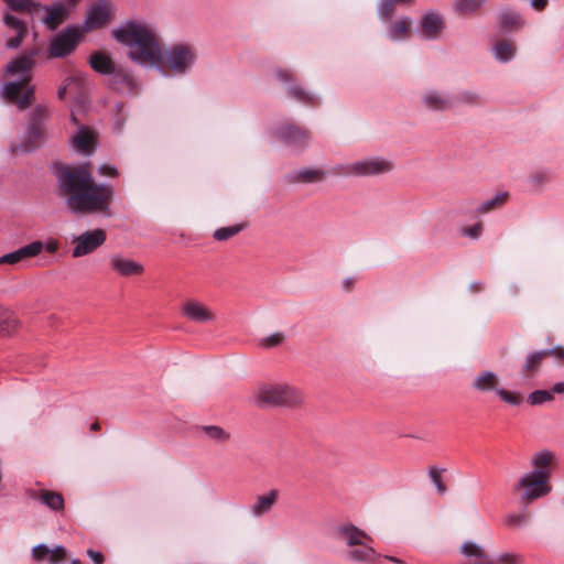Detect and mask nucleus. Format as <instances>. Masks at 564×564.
I'll return each mask as SVG.
<instances>
[{
  "label": "nucleus",
  "mask_w": 564,
  "mask_h": 564,
  "mask_svg": "<svg viewBox=\"0 0 564 564\" xmlns=\"http://www.w3.org/2000/svg\"><path fill=\"white\" fill-rule=\"evenodd\" d=\"M113 37L128 46L129 57L145 66L169 69L176 76H184L195 66L197 48L186 42H177L162 52L155 36L143 25L129 22L112 31Z\"/></svg>",
  "instance_id": "1"
},
{
  "label": "nucleus",
  "mask_w": 564,
  "mask_h": 564,
  "mask_svg": "<svg viewBox=\"0 0 564 564\" xmlns=\"http://www.w3.org/2000/svg\"><path fill=\"white\" fill-rule=\"evenodd\" d=\"M57 183L65 196V205L73 214L110 216L113 186L110 183H96L88 164L58 169Z\"/></svg>",
  "instance_id": "2"
},
{
  "label": "nucleus",
  "mask_w": 564,
  "mask_h": 564,
  "mask_svg": "<svg viewBox=\"0 0 564 564\" xmlns=\"http://www.w3.org/2000/svg\"><path fill=\"white\" fill-rule=\"evenodd\" d=\"M34 64V54L29 53L12 59L4 67L7 75L18 76V78L4 83L0 88V96L19 110L29 108L35 100V86L30 84Z\"/></svg>",
  "instance_id": "3"
},
{
  "label": "nucleus",
  "mask_w": 564,
  "mask_h": 564,
  "mask_svg": "<svg viewBox=\"0 0 564 564\" xmlns=\"http://www.w3.org/2000/svg\"><path fill=\"white\" fill-rule=\"evenodd\" d=\"M51 110L46 104H37L28 113L26 128L20 144L22 152H33L39 149L48 137L47 122Z\"/></svg>",
  "instance_id": "4"
},
{
  "label": "nucleus",
  "mask_w": 564,
  "mask_h": 564,
  "mask_svg": "<svg viewBox=\"0 0 564 564\" xmlns=\"http://www.w3.org/2000/svg\"><path fill=\"white\" fill-rule=\"evenodd\" d=\"M302 400V392L286 383H263L254 393V401L260 406H293Z\"/></svg>",
  "instance_id": "5"
},
{
  "label": "nucleus",
  "mask_w": 564,
  "mask_h": 564,
  "mask_svg": "<svg viewBox=\"0 0 564 564\" xmlns=\"http://www.w3.org/2000/svg\"><path fill=\"white\" fill-rule=\"evenodd\" d=\"M393 162L384 156H365L352 162L337 164L334 172L340 176L371 177L390 173Z\"/></svg>",
  "instance_id": "6"
},
{
  "label": "nucleus",
  "mask_w": 564,
  "mask_h": 564,
  "mask_svg": "<svg viewBox=\"0 0 564 564\" xmlns=\"http://www.w3.org/2000/svg\"><path fill=\"white\" fill-rule=\"evenodd\" d=\"M550 490L549 473L540 468L523 474L513 485V491L519 495L520 501L527 503L544 497Z\"/></svg>",
  "instance_id": "7"
},
{
  "label": "nucleus",
  "mask_w": 564,
  "mask_h": 564,
  "mask_svg": "<svg viewBox=\"0 0 564 564\" xmlns=\"http://www.w3.org/2000/svg\"><path fill=\"white\" fill-rule=\"evenodd\" d=\"M272 134L283 143L284 145L295 150L302 151L308 147L311 137L308 131L293 124V123H281L272 130Z\"/></svg>",
  "instance_id": "8"
},
{
  "label": "nucleus",
  "mask_w": 564,
  "mask_h": 564,
  "mask_svg": "<svg viewBox=\"0 0 564 564\" xmlns=\"http://www.w3.org/2000/svg\"><path fill=\"white\" fill-rule=\"evenodd\" d=\"M106 238V232L102 229L88 230L75 236L72 240L74 245L72 256L74 258H80L94 252L105 243Z\"/></svg>",
  "instance_id": "9"
},
{
  "label": "nucleus",
  "mask_w": 564,
  "mask_h": 564,
  "mask_svg": "<svg viewBox=\"0 0 564 564\" xmlns=\"http://www.w3.org/2000/svg\"><path fill=\"white\" fill-rule=\"evenodd\" d=\"M457 556V564H496L486 547L473 540L462 543Z\"/></svg>",
  "instance_id": "10"
},
{
  "label": "nucleus",
  "mask_w": 564,
  "mask_h": 564,
  "mask_svg": "<svg viewBox=\"0 0 564 564\" xmlns=\"http://www.w3.org/2000/svg\"><path fill=\"white\" fill-rule=\"evenodd\" d=\"M80 31L76 26H67L51 42L50 54L53 57H64L70 54L79 42Z\"/></svg>",
  "instance_id": "11"
},
{
  "label": "nucleus",
  "mask_w": 564,
  "mask_h": 564,
  "mask_svg": "<svg viewBox=\"0 0 564 564\" xmlns=\"http://www.w3.org/2000/svg\"><path fill=\"white\" fill-rule=\"evenodd\" d=\"M278 80L289 84V95L296 101L306 106H318L322 102V98L318 94L304 89L297 84H292L293 74L288 69H278L275 72Z\"/></svg>",
  "instance_id": "12"
},
{
  "label": "nucleus",
  "mask_w": 564,
  "mask_h": 564,
  "mask_svg": "<svg viewBox=\"0 0 564 564\" xmlns=\"http://www.w3.org/2000/svg\"><path fill=\"white\" fill-rule=\"evenodd\" d=\"M422 106L432 112H446L454 109L453 96L437 88H426L421 94Z\"/></svg>",
  "instance_id": "13"
},
{
  "label": "nucleus",
  "mask_w": 564,
  "mask_h": 564,
  "mask_svg": "<svg viewBox=\"0 0 564 564\" xmlns=\"http://www.w3.org/2000/svg\"><path fill=\"white\" fill-rule=\"evenodd\" d=\"M333 536L336 541L345 545V550H350L361 540L369 539V534L366 531L350 522L336 525L333 529Z\"/></svg>",
  "instance_id": "14"
},
{
  "label": "nucleus",
  "mask_w": 564,
  "mask_h": 564,
  "mask_svg": "<svg viewBox=\"0 0 564 564\" xmlns=\"http://www.w3.org/2000/svg\"><path fill=\"white\" fill-rule=\"evenodd\" d=\"M372 542L373 539L370 535L369 539L361 540L352 549L345 550V558L354 563L375 564L380 558V554L373 549Z\"/></svg>",
  "instance_id": "15"
},
{
  "label": "nucleus",
  "mask_w": 564,
  "mask_h": 564,
  "mask_svg": "<svg viewBox=\"0 0 564 564\" xmlns=\"http://www.w3.org/2000/svg\"><path fill=\"white\" fill-rule=\"evenodd\" d=\"M110 3L99 0L94 3L87 11L85 19V30L90 31L104 26L110 19Z\"/></svg>",
  "instance_id": "16"
},
{
  "label": "nucleus",
  "mask_w": 564,
  "mask_h": 564,
  "mask_svg": "<svg viewBox=\"0 0 564 564\" xmlns=\"http://www.w3.org/2000/svg\"><path fill=\"white\" fill-rule=\"evenodd\" d=\"M182 315L195 323H210L214 322L215 314L202 302L189 300L186 301L181 307Z\"/></svg>",
  "instance_id": "17"
},
{
  "label": "nucleus",
  "mask_w": 564,
  "mask_h": 564,
  "mask_svg": "<svg viewBox=\"0 0 564 564\" xmlns=\"http://www.w3.org/2000/svg\"><path fill=\"white\" fill-rule=\"evenodd\" d=\"M444 30L443 17L435 12L429 11L424 13L420 21V32L425 40H436Z\"/></svg>",
  "instance_id": "18"
},
{
  "label": "nucleus",
  "mask_w": 564,
  "mask_h": 564,
  "mask_svg": "<svg viewBox=\"0 0 564 564\" xmlns=\"http://www.w3.org/2000/svg\"><path fill=\"white\" fill-rule=\"evenodd\" d=\"M109 267L113 272L122 276L140 275L144 271L140 262L124 258L120 253L110 256Z\"/></svg>",
  "instance_id": "19"
},
{
  "label": "nucleus",
  "mask_w": 564,
  "mask_h": 564,
  "mask_svg": "<svg viewBox=\"0 0 564 564\" xmlns=\"http://www.w3.org/2000/svg\"><path fill=\"white\" fill-rule=\"evenodd\" d=\"M89 64L90 67L97 73L104 75L112 74L115 78H121L128 85H131L132 83V78L128 74L122 72H116L115 64L112 63V61L102 53L91 54L89 57Z\"/></svg>",
  "instance_id": "20"
},
{
  "label": "nucleus",
  "mask_w": 564,
  "mask_h": 564,
  "mask_svg": "<svg viewBox=\"0 0 564 564\" xmlns=\"http://www.w3.org/2000/svg\"><path fill=\"white\" fill-rule=\"evenodd\" d=\"M326 177V172L316 167H303L294 170L285 175V180L290 184H313L319 183Z\"/></svg>",
  "instance_id": "21"
},
{
  "label": "nucleus",
  "mask_w": 564,
  "mask_h": 564,
  "mask_svg": "<svg viewBox=\"0 0 564 564\" xmlns=\"http://www.w3.org/2000/svg\"><path fill=\"white\" fill-rule=\"evenodd\" d=\"M278 499L279 491L276 489H271L263 495L257 496L249 508L250 514L253 518H261L268 514L278 502Z\"/></svg>",
  "instance_id": "22"
},
{
  "label": "nucleus",
  "mask_w": 564,
  "mask_h": 564,
  "mask_svg": "<svg viewBox=\"0 0 564 564\" xmlns=\"http://www.w3.org/2000/svg\"><path fill=\"white\" fill-rule=\"evenodd\" d=\"M43 249L41 241H33L24 247H21L13 252L6 253L0 257V264H17L22 260L37 256Z\"/></svg>",
  "instance_id": "23"
},
{
  "label": "nucleus",
  "mask_w": 564,
  "mask_h": 564,
  "mask_svg": "<svg viewBox=\"0 0 564 564\" xmlns=\"http://www.w3.org/2000/svg\"><path fill=\"white\" fill-rule=\"evenodd\" d=\"M497 22L502 32L517 31L524 25L522 15L509 8L503 9L498 13Z\"/></svg>",
  "instance_id": "24"
},
{
  "label": "nucleus",
  "mask_w": 564,
  "mask_h": 564,
  "mask_svg": "<svg viewBox=\"0 0 564 564\" xmlns=\"http://www.w3.org/2000/svg\"><path fill=\"white\" fill-rule=\"evenodd\" d=\"M41 9L46 11L43 21L50 30H55L67 15V9L62 2L54 3L53 6H42Z\"/></svg>",
  "instance_id": "25"
},
{
  "label": "nucleus",
  "mask_w": 564,
  "mask_h": 564,
  "mask_svg": "<svg viewBox=\"0 0 564 564\" xmlns=\"http://www.w3.org/2000/svg\"><path fill=\"white\" fill-rule=\"evenodd\" d=\"M498 384V376L494 371L486 370L475 377L471 387L479 392L494 391L496 393V390L499 389Z\"/></svg>",
  "instance_id": "26"
},
{
  "label": "nucleus",
  "mask_w": 564,
  "mask_h": 564,
  "mask_svg": "<svg viewBox=\"0 0 564 564\" xmlns=\"http://www.w3.org/2000/svg\"><path fill=\"white\" fill-rule=\"evenodd\" d=\"M516 45L509 41L500 40L491 47V54L499 63H508L516 56Z\"/></svg>",
  "instance_id": "27"
},
{
  "label": "nucleus",
  "mask_w": 564,
  "mask_h": 564,
  "mask_svg": "<svg viewBox=\"0 0 564 564\" xmlns=\"http://www.w3.org/2000/svg\"><path fill=\"white\" fill-rule=\"evenodd\" d=\"M32 498L40 500L43 505L53 511H59L64 508V498L61 494L48 490H40Z\"/></svg>",
  "instance_id": "28"
},
{
  "label": "nucleus",
  "mask_w": 564,
  "mask_h": 564,
  "mask_svg": "<svg viewBox=\"0 0 564 564\" xmlns=\"http://www.w3.org/2000/svg\"><path fill=\"white\" fill-rule=\"evenodd\" d=\"M488 0H454L453 11L459 15L476 14Z\"/></svg>",
  "instance_id": "29"
},
{
  "label": "nucleus",
  "mask_w": 564,
  "mask_h": 564,
  "mask_svg": "<svg viewBox=\"0 0 564 564\" xmlns=\"http://www.w3.org/2000/svg\"><path fill=\"white\" fill-rule=\"evenodd\" d=\"M412 0H379L377 12L381 21H390L395 13L397 7L401 4H409Z\"/></svg>",
  "instance_id": "30"
},
{
  "label": "nucleus",
  "mask_w": 564,
  "mask_h": 564,
  "mask_svg": "<svg viewBox=\"0 0 564 564\" xmlns=\"http://www.w3.org/2000/svg\"><path fill=\"white\" fill-rule=\"evenodd\" d=\"M93 144V135L90 131L85 127L80 126L77 133L73 137V145L76 150L83 153H90Z\"/></svg>",
  "instance_id": "31"
},
{
  "label": "nucleus",
  "mask_w": 564,
  "mask_h": 564,
  "mask_svg": "<svg viewBox=\"0 0 564 564\" xmlns=\"http://www.w3.org/2000/svg\"><path fill=\"white\" fill-rule=\"evenodd\" d=\"M454 99V108L456 106H469V107H477L481 104V96L476 90H469L464 89L458 91L455 96H453Z\"/></svg>",
  "instance_id": "32"
},
{
  "label": "nucleus",
  "mask_w": 564,
  "mask_h": 564,
  "mask_svg": "<svg viewBox=\"0 0 564 564\" xmlns=\"http://www.w3.org/2000/svg\"><path fill=\"white\" fill-rule=\"evenodd\" d=\"M508 197H509L508 192H499V193L495 194L491 198L481 203L477 207L476 212L480 215H484L491 210H495V209L501 207L502 205H505L508 200Z\"/></svg>",
  "instance_id": "33"
},
{
  "label": "nucleus",
  "mask_w": 564,
  "mask_h": 564,
  "mask_svg": "<svg viewBox=\"0 0 564 564\" xmlns=\"http://www.w3.org/2000/svg\"><path fill=\"white\" fill-rule=\"evenodd\" d=\"M409 29V19L401 18L392 21L388 28V35L392 41H401L405 37Z\"/></svg>",
  "instance_id": "34"
},
{
  "label": "nucleus",
  "mask_w": 564,
  "mask_h": 564,
  "mask_svg": "<svg viewBox=\"0 0 564 564\" xmlns=\"http://www.w3.org/2000/svg\"><path fill=\"white\" fill-rule=\"evenodd\" d=\"M8 8L12 11L33 13L40 10L42 6L33 0H4Z\"/></svg>",
  "instance_id": "35"
},
{
  "label": "nucleus",
  "mask_w": 564,
  "mask_h": 564,
  "mask_svg": "<svg viewBox=\"0 0 564 564\" xmlns=\"http://www.w3.org/2000/svg\"><path fill=\"white\" fill-rule=\"evenodd\" d=\"M202 430L209 440L217 443L226 442L229 438V434L217 425H205Z\"/></svg>",
  "instance_id": "36"
},
{
  "label": "nucleus",
  "mask_w": 564,
  "mask_h": 564,
  "mask_svg": "<svg viewBox=\"0 0 564 564\" xmlns=\"http://www.w3.org/2000/svg\"><path fill=\"white\" fill-rule=\"evenodd\" d=\"M531 516L528 512L512 513L505 518L503 522L506 525L511 528H522L530 522Z\"/></svg>",
  "instance_id": "37"
},
{
  "label": "nucleus",
  "mask_w": 564,
  "mask_h": 564,
  "mask_svg": "<svg viewBox=\"0 0 564 564\" xmlns=\"http://www.w3.org/2000/svg\"><path fill=\"white\" fill-rule=\"evenodd\" d=\"M242 225H232L228 227H223L214 231L213 237L217 241H225L242 230Z\"/></svg>",
  "instance_id": "38"
},
{
  "label": "nucleus",
  "mask_w": 564,
  "mask_h": 564,
  "mask_svg": "<svg viewBox=\"0 0 564 564\" xmlns=\"http://www.w3.org/2000/svg\"><path fill=\"white\" fill-rule=\"evenodd\" d=\"M554 399L553 393L549 390H535L528 395V402L531 405H541Z\"/></svg>",
  "instance_id": "39"
},
{
  "label": "nucleus",
  "mask_w": 564,
  "mask_h": 564,
  "mask_svg": "<svg viewBox=\"0 0 564 564\" xmlns=\"http://www.w3.org/2000/svg\"><path fill=\"white\" fill-rule=\"evenodd\" d=\"M545 357H546V351L544 349L529 354L523 364V370H525V371L534 370L536 368V366Z\"/></svg>",
  "instance_id": "40"
},
{
  "label": "nucleus",
  "mask_w": 564,
  "mask_h": 564,
  "mask_svg": "<svg viewBox=\"0 0 564 564\" xmlns=\"http://www.w3.org/2000/svg\"><path fill=\"white\" fill-rule=\"evenodd\" d=\"M553 458V454L549 451H541L533 455L532 464L540 469H544Z\"/></svg>",
  "instance_id": "41"
},
{
  "label": "nucleus",
  "mask_w": 564,
  "mask_h": 564,
  "mask_svg": "<svg viewBox=\"0 0 564 564\" xmlns=\"http://www.w3.org/2000/svg\"><path fill=\"white\" fill-rule=\"evenodd\" d=\"M550 181V174L544 170H539L530 175V183L535 188H541Z\"/></svg>",
  "instance_id": "42"
},
{
  "label": "nucleus",
  "mask_w": 564,
  "mask_h": 564,
  "mask_svg": "<svg viewBox=\"0 0 564 564\" xmlns=\"http://www.w3.org/2000/svg\"><path fill=\"white\" fill-rule=\"evenodd\" d=\"M496 394L506 403L511 405H519L522 401L521 395L509 392L502 388L496 390Z\"/></svg>",
  "instance_id": "43"
},
{
  "label": "nucleus",
  "mask_w": 564,
  "mask_h": 564,
  "mask_svg": "<svg viewBox=\"0 0 564 564\" xmlns=\"http://www.w3.org/2000/svg\"><path fill=\"white\" fill-rule=\"evenodd\" d=\"M3 23L15 32L26 31L25 23L10 13L3 14Z\"/></svg>",
  "instance_id": "44"
},
{
  "label": "nucleus",
  "mask_w": 564,
  "mask_h": 564,
  "mask_svg": "<svg viewBox=\"0 0 564 564\" xmlns=\"http://www.w3.org/2000/svg\"><path fill=\"white\" fill-rule=\"evenodd\" d=\"M284 336L281 333L271 334L267 337H263L259 341V346L265 349H270L280 345L283 340Z\"/></svg>",
  "instance_id": "45"
},
{
  "label": "nucleus",
  "mask_w": 564,
  "mask_h": 564,
  "mask_svg": "<svg viewBox=\"0 0 564 564\" xmlns=\"http://www.w3.org/2000/svg\"><path fill=\"white\" fill-rule=\"evenodd\" d=\"M496 564H521L522 556L514 553H502L494 558Z\"/></svg>",
  "instance_id": "46"
},
{
  "label": "nucleus",
  "mask_w": 564,
  "mask_h": 564,
  "mask_svg": "<svg viewBox=\"0 0 564 564\" xmlns=\"http://www.w3.org/2000/svg\"><path fill=\"white\" fill-rule=\"evenodd\" d=\"M429 476L431 478V481L435 485L437 492L440 495H444L446 492V487L441 480L440 470L436 467L432 466L429 468Z\"/></svg>",
  "instance_id": "47"
},
{
  "label": "nucleus",
  "mask_w": 564,
  "mask_h": 564,
  "mask_svg": "<svg viewBox=\"0 0 564 564\" xmlns=\"http://www.w3.org/2000/svg\"><path fill=\"white\" fill-rule=\"evenodd\" d=\"M481 232H482V226L479 223L463 229V235L467 236V237H469L471 239L479 238Z\"/></svg>",
  "instance_id": "48"
},
{
  "label": "nucleus",
  "mask_w": 564,
  "mask_h": 564,
  "mask_svg": "<svg viewBox=\"0 0 564 564\" xmlns=\"http://www.w3.org/2000/svg\"><path fill=\"white\" fill-rule=\"evenodd\" d=\"M50 554V550L45 544H37L32 549V556L36 561L44 560Z\"/></svg>",
  "instance_id": "49"
},
{
  "label": "nucleus",
  "mask_w": 564,
  "mask_h": 564,
  "mask_svg": "<svg viewBox=\"0 0 564 564\" xmlns=\"http://www.w3.org/2000/svg\"><path fill=\"white\" fill-rule=\"evenodd\" d=\"M50 561L52 563L61 562L66 555V549L62 545H56L53 550H50Z\"/></svg>",
  "instance_id": "50"
},
{
  "label": "nucleus",
  "mask_w": 564,
  "mask_h": 564,
  "mask_svg": "<svg viewBox=\"0 0 564 564\" xmlns=\"http://www.w3.org/2000/svg\"><path fill=\"white\" fill-rule=\"evenodd\" d=\"M15 33H17L15 36H13L7 41L6 45L8 48H18L21 45L26 31H19Z\"/></svg>",
  "instance_id": "51"
},
{
  "label": "nucleus",
  "mask_w": 564,
  "mask_h": 564,
  "mask_svg": "<svg viewBox=\"0 0 564 564\" xmlns=\"http://www.w3.org/2000/svg\"><path fill=\"white\" fill-rule=\"evenodd\" d=\"M546 351V357L552 356L554 357L558 362L564 364V348L561 346L551 348V349H544Z\"/></svg>",
  "instance_id": "52"
},
{
  "label": "nucleus",
  "mask_w": 564,
  "mask_h": 564,
  "mask_svg": "<svg viewBox=\"0 0 564 564\" xmlns=\"http://www.w3.org/2000/svg\"><path fill=\"white\" fill-rule=\"evenodd\" d=\"M98 173L102 176L115 177L118 175V170L113 165L102 164L98 167Z\"/></svg>",
  "instance_id": "53"
},
{
  "label": "nucleus",
  "mask_w": 564,
  "mask_h": 564,
  "mask_svg": "<svg viewBox=\"0 0 564 564\" xmlns=\"http://www.w3.org/2000/svg\"><path fill=\"white\" fill-rule=\"evenodd\" d=\"M87 555L93 560L95 564L104 563V555L100 552L89 549L87 550Z\"/></svg>",
  "instance_id": "54"
},
{
  "label": "nucleus",
  "mask_w": 564,
  "mask_h": 564,
  "mask_svg": "<svg viewBox=\"0 0 564 564\" xmlns=\"http://www.w3.org/2000/svg\"><path fill=\"white\" fill-rule=\"evenodd\" d=\"M549 0H531V7L536 11H542L546 8Z\"/></svg>",
  "instance_id": "55"
},
{
  "label": "nucleus",
  "mask_w": 564,
  "mask_h": 564,
  "mask_svg": "<svg viewBox=\"0 0 564 564\" xmlns=\"http://www.w3.org/2000/svg\"><path fill=\"white\" fill-rule=\"evenodd\" d=\"M550 392H552L553 394L554 393H563L564 392V382H556L555 384H553Z\"/></svg>",
  "instance_id": "56"
},
{
  "label": "nucleus",
  "mask_w": 564,
  "mask_h": 564,
  "mask_svg": "<svg viewBox=\"0 0 564 564\" xmlns=\"http://www.w3.org/2000/svg\"><path fill=\"white\" fill-rule=\"evenodd\" d=\"M7 313L6 311L0 306V332L4 330V323L7 322Z\"/></svg>",
  "instance_id": "57"
},
{
  "label": "nucleus",
  "mask_w": 564,
  "mask_h": 564,
  "mask_svg": "<svg viewBox=\"0 0 564 564\" xmlns=\"http://www.w3.org/2000/svg\"><path fill=\"white\" fill-rule=\"evenodd\" d=\"M67 86H68V84H67V85H65V86H63V87H61V88L58 89V91H57V97H58L59 99H64V98H65L66 90H67Z\"/></svg>",
  "instance_id": "58"
},
{
  "label": "nucleus",
  "mask_w": 564,
  "mask_h": 564,
  "mask_svg": "<svg viewBox=\"0 0 564 564\" xmlns=\"http://www.w3.org/2000/svg\"><path fill=\"white\" fill-rule=\"evenodd\" d=\"M469 289H470V291H473V292H477V291H479V290L481 289V286H480V283H478V282H474V283H471V284L469 285Z\"/></svg>",
  "instance_id": "59"
},
{
  "label": "nucleus",
  "mask_w": 564,
  "mask_h": 564,
  "mask_svg": "<svg viewBox=\"0 0 564 564\" xmlns=\"http://www.w3.org/2000/svg\"><path fill=\"white\" fill-rule=\"evenodd\" d=\"M343 284H344V288L348 290V289L351 286V284H352V280H351V279H349V278H348V279H345V280L343 281Z\"/></svg>",
  "instance_id": "60"
},
{
  "label": "nucleus",
  "mask_w": 564,
  "mask_h": 564,
  "mask_svg": "<svg viewBox=\"0 0 564 564\" xmlns=\"http://www.w3.org/2000/svg\"><path fill=\"white\" fill-rule=\"evenodd\" d=\"M99 429V424L97 422H94L91 425H90V430L91 431H97Z\"/></svg>",
  "instance_id": "61"
},
{
  "label": "nucleus",
  "mask_w": 564,
  "mask_h": 564,
  "mask_svg": "<svg viewBox=\"0 0 564 564\" xmlns=\"http://www.w3.org/2000/svg\"><path fill=\"white\" fill-rule=\"evenodd\" d=\"M386 558H388V560H390V561H392L394 563H401V561L399 558L394 557V556H386Z\"/></svg>",
  "instance_id": "62"
},
{
  "label": "nucleus",
  "mask_w": 564,
  "mask_h": 564,
  "mask_svg": "<svg viewBox=\"0 0 564 564\" xmlns=\"http://www.w3.org/2000/svg\"><path fill=\"white\" fill-rule=\"evenodd\" d=\"M70 119H72V121H73L75 124H77V118H76V115H75L74 110H72Z\"/></svg>",
  "instance_id": "63"
},
{
  "label": "nucleus",
  "mask_w": 564,
  "mask_h": 564,
  "mask_svg": "<svg viewBox=\"0 0 564 564\" xmlns=\"http://www.w3.org/2000/svg\"><path fill=\"white\" fill-rule=\"evenodd\" d=\"M69 564H82L78 558L72 560Z\"/></svg>",
  "instance_id": "64"
}]
</instances>
